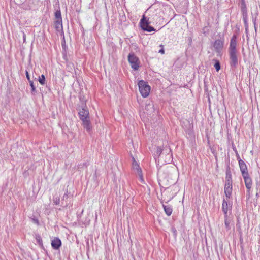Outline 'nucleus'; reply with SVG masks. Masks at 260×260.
I'll return each mask as SVG.
<instances>
[{"label":"nucleus","instance_id":"473e14b6","mask_svg":"<svg viewBox=\"0 0 260 260\" xmlns=\"http://www.w3.org/2000/svg\"><path fill=\"white\" fill-rule=\"evenodd\" d=\"M32 220L34 221V223L37 224H39V221L38 219H35V218H33L32 219Z\"/></svg>","mask_w":260,"mask_h":260},{"label":"nucleus","instance_id":"c756f323","mask_svg":"<svg viewBox=\"0 0 260 260\" xmlns=\"http://www.w3.org/2000/svg\"><path fill=\"white\" fill-rule=\"evenodd\" d=\"M36 240L39 244H42V240L40 236H36Z\"/></svg>","mask_w":260,"mask_h":260},{"label":"nucleus","instance_id":"20e7f679","mask_svg":"<svg viewBox=\"0 0 260 260\" xmlns=\"http://www.w3.org/2000/svg\"><path fill=\"white\" fill-rule=\"evenodd\" d=\"M128 61L131 67L135 70H138L139 68V59L134 52H131L128 55Z\"/></svg>","mask_w":260,"mask_h":260},{"label":"nucleus","instance_id":"4c0bfd02","mask_svg":"<svg viewBox=\"0 0 260 260\" xmlns=\"http://www.w3.org/2000/svg\"><path fill=\"white\" fill-rule=\"evenodd\" d=\"M84 165H85L84 164H83V165H79V166H78V168H81L82 167L81 166H84Z\"/></svg>","mask_w":260,"mask_h":260},{"label":"nucleus","instance_id":"a211bd4d","mask_svg":"<svg viewBox=\"0 0 260 260\" xmlns=\"http://www.w3.org/2000/svg\"><path fill=\"white\" fill-rule=\"evenodd\" d=\"M163 208L164 209V210L165 211V213L168 216H170L171 215L172 212V208L168 205H163Z\"/></svg>","mask_w":260,"mask_h":260},{"label":"nucleus","instance_id":"393cba45","mask_svg":"<svg viewBox=\"0 0 260 260\" xmlns=\"http://www.w3.org/2000/svg\"><path fill=\"white\" fill-rule=\"evenodd\" d=\"M38 81L41 85H44L45 83V77L44 75L39 76Z\"/></svg>","mask_w":260,"mask_h":260},{"label":"nucleus","instance_id":"f3484780","mask_svg":"<svg viewBox=\"0 0 260 260\" xmlns=\"http://www.w3.org/2000/svg\"><path fill=\"white\" fill-rule=\"evenodd\" d=\"M225 182L232 183V174L230 169L226 171Z\"/></svg>","mask_w":260,"mask_h":260},{"label":"nucleus","instance_id":"c9c22d12","mask_svg":"<svg viewBox=\"0 0 260 260\" xmlns=\"http://www.w3.org/2000/svg\"><path fill=\"white\" fill-rule=\"evenodd\" d=\"M237 159H238V161H239V160L241 159L240 158V156H239V155L238 154H237Z\"/></svg>","mask_w":260,"mask_h":260},{"label":"nucleus","instance_id":"cd10ccee","mask_svg":"<svg viewBox=\"0 0 260 260\" xmlns=\"http://www.w3.org/2000/svg\"><path fill=\"white\" fill-rule=\"evenodd\" d=\"M141 181L142 182H143L144 181V179H143V174H142V171H140L139 170V172L137 173Z\"/></svg>","mask_w":260,"mask_h":260},{"label":"nucleus","instance_id":"2eb2a0df","mask_svg":"<svg viewBox=\"0 0 260 260\" xmlns=\"http://www.w3.org/2000/svg\"><path fill=\"white\" fill-rule=\"evenodd\" d=\"M68 191H67L66 193H64L63 196L62 197L61 200V206L62 207H66L69 204V202L68 200Z\"/></svg>","mask_w":260,"mask_h":260},{"label":"nucleus","instance_id":"f03ea898","mask_svg":"<svg viewBox=\"0 0 260 260\" xmlns=\"http://www.w3.org/2000/svg\"><path fill=\"white\" fill-rule=\"evenodd\" d=\"M138 86L142 96L144 98L147 97L150 91V86L144 81L140 80L138 82Z\"/></svg>","mask_w":260,"mask_h":260},{"label":"nucleus","instance_id":"4be33fe9","mask_svg":"<svg viewBox=\"0 0 260 260\" xmlns=\"http://www.w3.org/2000/svg\"><path fill=\"white\" fill-rule=\"evenodd\" d=\"M29 83L31 88V93L32 94L35 95L37 93L36 87L32 81H29Z\"/></svg>","mask_w":260,"mask_h":260},{"label":"nucleus","instance_id":"a878e982","mask_svg":"<svg viewBox=\"0 0 260 260\" xmlns=\"http://www.w3.org/2000/svg\"><path fill=\"white\" fill-rule=\"evenodd\" d=\"M214 66L215 68L216 69V70L217 72H218L221 68L220 63L219 61L217 60H215V63Z\"/></svg>","mask_w":260,"mask_h":260},{"label":"nucleus","instance_id":"9b49d317","mask_svg":"<svg viewBox=\"0 0 260 260\" xmlns=\"http://www.w3.org/2000/svg\"><path fill=\"white\" fill-rule=\"evenodd\" d=\"M242 176L244 179L245 186L247 189H248V191H249L250 188H251L252 180L251 178L249 176V174H248V175H243Z\"/></svg>","mask_w":260,"mask_h":260},{"label":"nucleus","instance_id":"dca6fc26","mask_svg":"<svg viewBox=\"0 0 260 260\" xmlns=\"http://www.w3.org/2000/svg\"><path fill=\"white\" fill-rule=\"evenodd\" d=\"M54 25L57 31H60L62 30V20H55Z\"/></svg>","mask_w":260,"mask_h":260},{"label":"nucleus","instance_id":"7c9ffc66","mask_svg":"<svg viewBox=\"0 0 260 260\" xmlns=\"http://www.w3.org/2000/svg\"><path fill=\"white\" fill-rule=\"evenodd\" d=\"M80 100L81 103V105H82L83 103H86V100L84 99V96H80Z\"/></svg>","mask_w":260,"mask_h":260},{"label":"nucleus","instance_id":"ddd939ff","mask_svg":"<svg viewBox=\"0 0 260 260\" xmlns=\"http://www.w3.org/2000/svg\"><path fill=\"white\" fill-rule=\"evenodd\" d=\"M228 199L226 198V200L224 199L222 203V211L224 212V216H228V207L230 205V204L228 203Z\"/></svg>","mask_w":260,"mask_h":260},{"label":"nucleus","instance_id":"39448f33","mask_svg":"<svg viewBox=\"0 0 260 260\" xmlns=\"http://www.w3.org/2000/svg\"><path fill=\"white\" fill-rule=\"evenodd\" d=\"M79 115L81 120H83L86 118H89V113L85 103H82V105L79 107Z\"/></svg>","mask_w":260,"mask_h":260},{"label":"nucleus","instance_id":"f704fd0d","mask_svg":"<svg viewBox=\"0 0 260 260\" xmlns=\"http://www.w3.org/2000/svg\"><path fill=\"white\" fill-rule=\"evenodd\" d=\"M253 23L254 24V25H255V24H256V18L253 19Z\"/></svg>","mask_w":260,"mask_h":260},{"label":"nucleus","instance_id":"7ed1b4c3","mask_svg":"<svg viewBox=\"0 0 260 260\" xmlns=\"http://www.w3.org/2000/svg\"><path fill=\"white\" fill-rule=\"evenodd\" d=\"M150 22H149L148 20L147 19L146 17H145V15H144L142 16V18H141L140 24L141 28L144 30L148 32H151L155 31L154 28L150 26L149 25Z\"/></svg>","mask_w":260,"mask_h":260},{"label":"nucleus","instance_id":"4468645a","mask_svg":"<svg viewBox=\"0 0 260 260\" xmlns=\"http://www.w3.org/2000/svg\"><path fill=\"white\" fill-rule=\"evenodd\" d=\"M82 121L83 122L84 128H85L87 131L89 132L92 128L89 118L85 119L83 120H82Z\"/></svg>","mask_w":260,"mask_h":260},{"label":"nucleus","instance_id":"5701e85b","mask_svg":"<svg viewBox=\"0 0 260 260\" xmlns=\"http://www.w3.org/2000/svg\"><path fill=\"white\" fill-rule=\"evenodd\" d=\"M55 20H62L60 11H56L55 13Z\"/></svg>","mask_w":260,"mask_h":260},{"label":"nucleus","instance_id":"1a4fd4ad","mask_svg":"<svg viewBox=\"0 0 260 260\" xmlns=\"http://www.w3.org/2000/svg\"><path fill=\"white\" fill-rule=\"evenodd\" d=\"M232 183L225 182L224 186V193L226 198L230 199L232 194Z\"/></svg>","mask_w":260,"mask_h":260},{"label":"nucleus","instance_id":"f257e3e1","mask_svg":"<svg viewBox=\"0 0 260 260\" xmlns=\"http://www.w3.org/2000/svg\"><path fill=\"white\" fill-rule=\"evenodd\" d=\"M237 47V37L233 35L231 39L229 48V63L231 68H236L238 63V52Z\"/></svg>","mask_w":260,"mask_h":260},{"label":"nucleus","instance_id":"58836bf2","mask_svg":"<svg viewBox=\"0 0 260 260\" xmlns=\"http://www.w3.org/2000/svg\"><path fill=\"white\" fill-rule=\"evenodd\" d=\"M254 29H255V31H257V27L256 26V25H254Z\"/></svg>","mask_w":260,"mask_h":260},{"label":"nucleus","instance_id":"9d476101","mask_svg":"<svg viewBox=\"0 0 260 260\" xmlns=\"http://www.w3.org/2000/svg\"><path fill=\"white\" fill-rule=\"evenodd\" d=\"M51 246L54 249L57 250L61 246V241L58 238H55L51 241Z\"/></svg>","mask_w":260,"mask_h":260},{"label":"nucleus","instance_id":"f8f14e48","mask_svg":"<svg viewBox=\"0 0 260 260\" xmlns=\"http://www.w3.org/2000/svg\"><path fill=\"white\" fill-rule=\"evenodd\" d=\"M241 11L243 16H248L247 10L246 5L244 0H241Z\"/></svg>","mask_w":260,"mask_h":260},{"label":"nucleus","instance_id":"6e6552de","mask_svg":"<svg viewBox=\"0 0 260 260\" xmlns=\"http://www.w3.org/2000/svg\"><path fill=\"white\" fill-rule=\"evenodd\" d=\"M223 41L220 39H217L215 40V41L214 42L213 47L215 48L216 52H219L222 50L223 47Z\"/></svg>","mask_w":260,"mask_h":260},{"label":"nucleus","instance_id":"b1692460","mask_svg":"<svg viewBox=\"0 0 260 260\" xmlns=\"http://www.w3.org/2000/svg\"><path fill=\"white\" fill-rule=\"evenodd\" d=\"M230 220L228 219L227 216H224V224L226 229L228 230H229L230 229Z\"/></svg>","mask_w":260,"mask_h":260},{"label":"nucleus","instance_id":"c85d7f7f","mask_svg":"<svg viewBox=\"0 0 260 260\" xmlns=\"http://www.w3.org/2000/svg\"><path fill=\"white\" fill-rule=\"evenodd\" d=\"M171 231L173 233V235L175 237L177 236V231L175 227H172Z\"/></svg>","mask_w":260,"mask_h":260},{"label":"nucleus","instance_id":"0eeeda50","mask_svg":"<svg viewBox=\"0 0 260 260\" xmlns=\"http://www.w3.org/2000/svg\"><path fill=\"white\" fill-rule=\"evenodd\" d=\"M239 165L242 173V175H248V172L247 167L244 161L242 159L239 160Z\"/></svg>","mask_w":260,"mask_h":260},{"label":"nucleus","instance_id":"6ab92c4d","mask_svg":"<svg viewBox=\"0 0 260 260\" xmlns=\"http://www.w3.org/2000/svg\"><path fill=\"white\" fill-rule=\"evenodd\" d=\"M244 23V27L245 28V34H248V16H243L242 17Z\"/></svg>","mask_w":260,"mask_h":260},{"label":"nucleus","instance_id":"72a5a7b5","mask_svg":"<svg viewBox=\"0 0 260 260\" xmlns=\"http://www.w3.org/2000/svg\"><path fill=\"white\" fill-rule=\"evenodd\" d=\"M159 53H160L161 54H164L165 53V50L163 48L161 49L159 51Z\"/></svg>","mask_w":260,"mask_h":260},{"label":"nucleus","instance_id":"412c9836","mask_svg":"<svg viewBox=\"0 0 260 260\" xmlns=\"http://www.w3.org/2000/svg\"><path fill=\"white\" fill-rule=\"evenodd\" d=\"M162 151L163 148H161V147H158L156 154H155V156H158L162 160L164 159V157L162 156Z\"/></svg>","mask_w":260,"mask_h":260},{"label":"nucleus","instance_id":"aec40b11","mask_svg":"<svg viewBox=\"0 0 260 260\" xmlns=\"http://www.w3.org/2000/svg\"><path fill=\"white\" fill-rule=\"evenodd\" d=\"M134 161L133 162V168L134 170H135L137 173L139 172V170L142 171L141 169L140 168L139 165L137 164V162L135 161L134 158H133Z\"/></svg>","mask_w":260,"mask_h":260},{"label":"nucleus","instance_id":"2f4dec72","mask_svg":"<svg viewBox=\"0 0 260 260\" xmlns=\"http://www.w3.org/2000/svg\"><path fill=\"white\" fill-rule=\"evenodd\" d=\"M25 74H26V78H27V80H28V81L29 82V81H31L30 80V76L29 75L28 72L27 70H26Z\"/></svg>","mask_w":260,"mask_h":260},{"label":"nucleus","instance_id":"e433bc0d","mask_svg":"<svg viewBox=\"0 0 260 260\" xmlns=\"http://www.w3.org/2000/svg\"><path fill=\"white\" fill-rule=\"evenodd\" d=\"M246 37H247V40L248 41L249 40V34L248 33L247 34H246Z\"/></svg>","mask_w":260,"mask_h":260},{"label":"nucleus","instance_id":"bb28decb","mask_svg":"<svg viewBox=\"0 0 260 260\" xmlns=\"http://www.w3.org/2000/svg\"><path fill=\"white\" fill-rule=\"evenodd\" d=\"M53 203L56 205H58L59 204V203H60V199L59 197H54L53 198Z\"/></svg>","mask_w":260,"mask_h":260},{"label":"nucleus","instance_id":"423d86ee","mask_svg":"<svg viewBox=\"0 0 260 260\" xmlns=\"http://www.w3.org/2000/svg\"><path fill=\"white\" fill-rule=\"evenodd\" d=\"M162 156L164 157L162 160L166 163L169 164L172 161V154L169 147L166 146L163 148Z\"/></svg>","mask_w":260,"mask_h":260}]
</instances>
